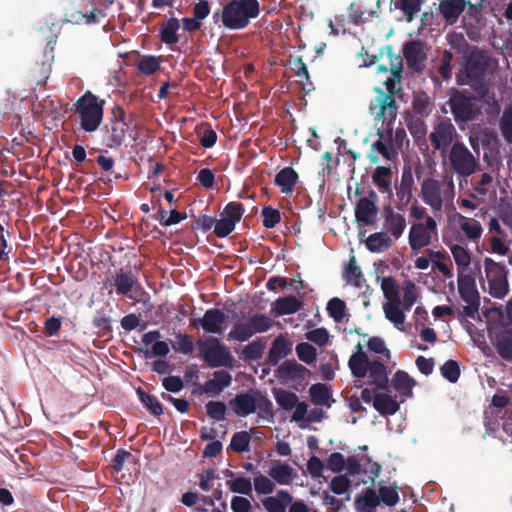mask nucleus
Wrapping results in <instances>:
<instances>
[{
    "label": "nucleus",
    "instance_id": "obj_31",
    "mask_svg": "<svg viewBox=\"0 0 512 512\" xmlns=\"http://www.w3.org/2000/svg\"><path fill=\"white\" fill-rule=\"evenodd\" d=\"M366 248L372 253H382L393 245V240L387 232H375L365 240Z\"/></svg>",
    "mask_w": 512,
    "mask_h": 512
},
{
    "label": "nucleus",
    "instance_id": "obj_9",
    "mask_svg": "<svg viewBox=\"0 0 512 512\" xmlns=\"http://www.w3.org/2000/svg\"><path fill=\"white\" fill-rule=\"evenodd\" d=\"M437 222L431 216H427L425 223H413L408 236L409 245L412 251H419L428 246L432 238L437 236Z\"/></svg>",
    "mask_w": 512,
    "mask_h": 512
},
{
    "label": "nucleus",
    "instance_id": "obj_61",
    "mask_svg": "<svg viewBox=\"0 0 512 512\" xmlns=\"http://www.w3.org/2000/svg\"><path fill=\"white\" fill-rule=\"evenodd\" d=\"M227 407L221 401H209L206 404L207 415L214 420L221 421L225 419Z\"/></svg>",
    "mask_w": 512,
    "mask_h": 512
},
{
    "label": "nucleus",
    "instance_id": "obj_28",
    "mask_svg": "<svg viewBox=\"0 0 512 512\" xmlns=\"http://www.w3.org/2000/svg\"><path fill=\"white\" fill-rule=\"evenodd\" d=\"M468 3L469 2L466 0H441L439 12L446 22L454 24L465 10Z\"/></svg>",
    "mask_w": 512,
    "mask_h": 512
},
{
    "label": "nucleus",
    "instance_id": "obj_29",
    "mask_svg": "<svg viewBox=\"0 0 512 512\" xmlns=\"http://www.w3.org/2000/svg\"><path fill=\"white\" fill-rule=\"evenodd\" d=\"M298 178V173L292 167H284L276 174L274 183L282 193L291 194Z\"/></svg>",
    "mask_w": 512,
    "mask_h": 512
},
{
    "label": "nucleus",
    "instance_id": "obj_32",
    "mask_svg": "<svg viewBox=\"0 0 512 512\" xmlns=\"http://www.w3.org/2000/svg\"><path fill=\"white\" fill-rule=\"evenodd\" d=\"M179 28V20L175 17H171L164 21L159 29V36L161 41L169 46L177 44L179 42V36L177 34Z\"/></svg>",
    "mask_w": 512,
    "mask_h": 512
},
{
    "label": "nucleus",
    "instance_id": "obj_51",
    "mask_svg": "<svg viewBox=\"0 0 512 512\" xmlns=\"http://www.w3.org/2000/svg\"><path fill=\"white\" fill-rule=\"evenodd\" d=\"M460 229L470 240H477L481 237L483 229L479 221L475 219H464L460 223Z\"/></svg>",
    "mask_w": 512,
    "mask_h": 512
},
{
    "label": "nucleus",
    "instance_id": "obj_43",
    "mask_svg": "<svg viewBox=\"0 0 512 512\" xmlns=\"http://www.w3.org/2000/svg\"><path fill=\"white\" fill-rule=\"evenodd\" d=\"M385 122H387V129L385 133L387 141L390 142L391 146L398 152V150L402 149L404 141L407 138L406 131L404 128L400 127L393 133V128L391 127L393 121H389V118H387Z\"/></svg>",
    "mask_w": 512,
    "mask_h": 512
},
{
    "label": "nucleus",
    "instance_id": "obj_3",
    "mask_svg": "<svg viewBox=\"0 0 512 512\" xmlns=\"http://www.w3.org/2000/svg\"><path fill=\"white\" fill-rule=\"evenodd\" d=\"M420 197L434 213H441L444 204H450L455 198L453 178L446 176L442 181L428 177L421 183Z\"/></svg>",
    "mask_w": 512,
    "mask_h": 512
},
{
    "label": "nucleus",
    "instance_id": "obj_19",
    "mask_svg": "<svg viewBox=\"0 0 512 512\" xmlns=\"http://www.w3.org/2000/svg\"><path fill=\"white\" fill-rule=\"evenodd\" d=\"M384 217V228L385 232L392 236L395 240H398L402 235L407 226L405 217L397 212H394L393 208L388 205L383 209Z\"/></svg>",
    "mask_w": 512,
    "mask_h": 512
},
{
    "label": "nucleus",
    "instance_id": "obj_16",
    "mask_svg": "<svg viewBox=\"0 0 512 512\" xmlns=\"http://www.w3.org/2000/svg\"><path fill=\"white\" fill-rule=\"evenodd\" d=\"M377 194L371 190L369 197H362L355 207V217L359 223L366 226L373 225L376 221L378 208L376 206Z\"/></svg>",
    "mask_w": 512,
    "mask_h": 512
},
{
    "label": "nucleus",
    "instance_id": "obj_54",
    "mask_svg": "<svg viewBox=\"0 0 512 512\" xmlns=\"http://www.w3.org/2000/svg\"><path fill=\"white\" fill-rule=\"evenodd\" d=\"M176 342L172 344V348L182 354H191L194 350V342L192 336L185 333L176 334Z\"/></svg>",
    "mask_w": 512,
    "mask_h": 512
},
{
    "label": "nucleus",
    "instance_id": "obj_33",
    "mask_svg": "<svg viewBox=\"0 0 512 512\" xmlns=\"http://www.w3.org/2000/svg\"><path fill=\"white\" fill-rule=\"evenodd\" d=\"M391 384H392L393 388L401 396H405V397L412 396V394H413L412 389L415 386V381L405 371L398 370L393 375Z\"/></svg>",
    "mask_w": 512,
    "mask_h": 512
},
{
    "label": "nucleus",
    "instance_id": "obj_45",
    "mask_svg": "<svg viewBox=\"0 0 512 512\" xmlns=\"http://www.w3.org/2000/svg\"><path fill=\"white\" fill-rule=\"evenodd\" d=\"M265 350V342L258 338L243 348L242 357L245 361H256L260 359Z\"/></svg>",
    "mask_w": 512,
    "mask_h": 512
},
{
    "label": "nucleus",
    "instance_id": "obj_46",
    "mask_svg": "<svg viewBox=\"0 0 512 512\" xmlns=\"http://www.w3.org/2000/svg\"><path fill=\"white\" fill-rule=\"evenodd\" d=\"M251 436L246 431H240L233 434L230 441V448L237 453L250 451Z\"/></svg>",
    "mask_w": 512,
    "mask_h": 512
},
{
    "label": "nucleus",
    "instance_id": "obj_20",
    "mask_svg": "<svg viewBox=\"0 0 512 512\" xmlns=\"http://www.w3.org/2000/svg\"><path fill=\"white\" fill-rule=\"evenodd\" d=\"M377 135L379 139L372 144L371 151L368 154L370 162L373 164L378 163L379 154L388 161L396 159L398 152L391 146L390 142L387 141L385 132L379 129Z\"/></svg>",
    "mask_w": 512,
    "mask_h": 512
},
{
    "label": "nucleus",
    "instance_id": "obj_25",
    "mask_svg": "<svg viewBox=\"0 0 512 512\" xmlns=\"http://www.w3.org/2000/svg\"><path fill=\"white\" fill-rule=\"evenodd\" d=\"M369 360L367 354L363 351V347L360 343L356 346V351L350 356L348 366L351 374L355 378L362 379L367 375L369 370Z\"/></svg>",
    "mask_w": 512,
    "mask_h": 512
},
{
    "label": "nucleus",
    "instance_id": "obj_62",
    "mask_svg": "<svg viewBox=\"0 0 512 512\" xmlns=\"http://www.w3.org/2000/svg\"><path fill=\"white\" fill-rule=\"evenodd\" d=\"M396 7L401 9L407 16L408 20L411 21L413 16L420 11L421 1L420 0H397Z\"/></svg>",
    "mask_w": 512,
    "mask_h": 512
},
{
    "label": "nucleus",
    "instance_id": "obj_27",
    "mask_svg": "<svg viewBox=\"0 0 512 512\" xmlns=\"http://www.w3.org/2000/svg\"><path fill=\"white\" fill-rule=\"evenodd\" d=\"M369 384L378 390H387L389 379L386 366L379 360H372L367 371Z\"/></svg>",
    "mask_w": 512,
    "mask_h": 512
},
{
    "label": "nucleus",
    "instance_id": "obj_2",
    "mask_svg": "<svg viewBox=\"0 0 512 512\" xmlns=\"http://www.w3.org/2000/svg\"><path fill=\"white\" fill-rule=\"evenodd\" d=\"M221 10L213 13L214 23L219 21L228 30L245 29L260 15V3L258 0H226Z\"/></svg>",
    "mask_w": 512,
    "mask_h": 512
},
{
    "label": "nucleus",
    "instance_id": "obj_7",
    "mask_svg": "<svg viewBox=\"0 0 512 512\" xmlns=\"http://www.w3.org/2000/svg\"><path fill=\"white\" fill-rule=\"evenodd\" d=\"M197 345L200 355L211 368L231 366L233 356L227 346L216 337L210 336L205 341L199 340Z\"/></svg>",
    "mask_w": 512,
    "mask_h": 512
},
{
    "label": "nucleus",
    "instance_id": "obj_15",
    "mask_svg": "<svg viewBox=\"0 0 512 512\" xmlns=\"http://www.w3.org/2000/svg\"><path fill=\"white\" fill-rule=\"evenodd\" d=\"M414 177L410 165L404 166L401 174L400 184L396 186V196L398 199L397 208L405 211L406 207L413 200Z\"/></svg>",
    "mask_w": 512,
    "mask_h": 512
},
{
    "label": "nucleus",
    "instance_id": "obj_23",
    "mask_svg": "<svg viewBox=\"0 0 512 512\" xmlns=\"http://www.w3.org/2000/svg\"><path fill=\"white\" fill-rule=\"evenodd\" d=\"M257 396L249 392L237 394L231 401L233 412L239 417H246L257 410Z\"/></svg>",
    "mask_w": 512,
    "mask_h": 512
},
{
    "label": "nucleus",
    "instance_id": "obj_52",
    "mask_svg": "<svg viewBox=\"0 0 512 512\" xmlns=\"http://www.w3.org/2000/svg\"><path fill=\"white\" fill-rule=\"evenodd\" d=\"M327 312L328 315L333 318L336 322H340L343 320L346 314V304L345 302L337 297L330 299L327 303Z\"/></svg>",
    "mask_w": 512,
    "mask_h": 512
},
{
    "label": "nucleus",
    "instance_id": "obj_53",
    "mask_svg": "<svg viewBox=\"0 0 512 512\" xmlns=\"http://www.w3.org/2000/svg\"><path fill=\"white\" fill-rule=\"evenodd\" d=\"M226 485L229 487L230 491L234 493H239L242 495L251 496L252 495V483L249 478L238 477L234 480H228Z\"/></svg>",
    "mask_w": 512,
    "mask_h": 512
},
{
    "label": "nucleus",
    "instance_id": "obj_63",
    "mask_svg": "<svg viewBox=\"0 0 512 512\" xmlns=\"http://www.w3.org/2000/svg\"><path fill=\"white\" fill-rule=\"evenodd\" d=\"M458 290L466 303H479V295L473 284H464L463 281L459 280Z\"/></svg>",
    "mask_w": 512,
    "mask_h": 512
},
{
    "label": "nucleus",
    "instance_id": "obj_50",
    "mask_svg": "<svg viewBox=\"0 0 512 512\" xmlns=\"http://www.w3.org/2000/svg\"><path fill=\"white\" fill-rule=\"evenodd\" d=\"M450 250L457 267L462 271L466 270L471 262L469 251L458 244L451 246Z\"/></svg>",
    "mask_w": 512,
    "mask_h": 512
},
{
    "label": "nucleus",
    "instance_id": "obj_14",
    "mask_svg": "<svg viewBox=\"0 0 512 512\" xmlns=\"http://www.w3.org/2000/svg\"><path fill=\"white\" fill-rule=\"evenodd\" d=\"M489 337L499 356L512 362V329L506 327L489 329Z\"/></svg>",
    "mask_w": 512,
    "mask_h": 512
},
{
    "label": "nucleus",
    "instance_id": "obj_40",
    "mask_svg": "<svg viewBox=\"0 0 512 512\" xmlns=\"http://www.w3.org/2000/svg\"><path fill=\"white\" fill-rule=\"evenodd\" d=\"M381 289L385 299L387 300L386 303L401 302L399 286L393 277L389 276L382 278Z\"/></svg>",
    "mask_w": 512,
    "mask_h": 512
},
{
    "label": "nucleus",
    "instance_id": "obj_11",
    "mask_svg": "<svg viewBox=\"0 0 512 512\" xmlns=\"http://www.w3.org/2000/svg\"><path fill=\"white\" fill-rule=\"evenodd\" d=\"M310 376V371L296 360H286L275 370V377L284 384H291L297 389L304 385Z\"/></svg>",
    "mask_w": 512,
    "mask_h": 512
},
{
    "label": "nucleus",
    "instance_id": "obj_55",
    "mask_svg": "<svg viewBox=\"0 0 512 512\" xmlns=\"http://www.w3.org/2000/svg\"><path fill=\"white\" fill-rule=\"evenodd\" d=\"M245 212L244 206L240 202H229L222 212V216H224L229 221H232V224L236 226L243 214Z\"/></svg>",
    "mask_w": 512,
    "mask_h": 512
},
{
    "label": "nucleus",
    "instance_id": "obj_47",
    "mask_svg": "<svg viewBox=\"0 0 512 512\" xmlns=\"http://www.w3.org/2000/svg\"><path fill=\"white\" fill-rule=\"evenodd\" d=\"M248 322L254 334L264 333L273 326V320L265 314L256 313L249 317Z\"/></svg>",
    "mask_w": 512,
    "mask_h": 512
},
{
    "label": "nucleus",
    "instance_id": "obj_1",
    "mask_svg": "<svg viewBox=\"0 0 512 512\" xmlns=\"http://www.w3.org/2000/svg\"><path fill=\"white\" fill-rule=\"evenodd\" d=\"M390 72L391 77L384 81L387 92L381 88H375L376 97L371 101L369 106L370 114L374 120L385 123L386 119L394 121L398 113V105L395 101V96L402 91L401 87V73L403 70L402 58L395 56L390 59Z\"/></svg>",
    "mask_w": 512,
    "mask_h": 512
},
{
    "label": "nucleus",
    "instance_id": "obj_41",
    "mask_svg": "<svg viewBox=\"0 0 512 512\" xmlns=\"http://www.w3.org/2000/svg\"><path fill=\"white\" fill-rule=\"evenodd\" d=\"M391 175L392 171L390 167L378 166L372 175L373 183L382 192L390 191Z\"/></svg>",
    "mask_w": 512,
    "mask_h": 512
},
{
    "label": "nucleus",
    "instance_id": "obj_13",
    "mask_svg": "<svg viewBox=\"0 0 512 512\" xmlns=\"http://www.w3.org/2000/svg\"><path fill=\"white\" fill-rule=\"evenodd\" d=\"M112 115L107 144L110 148L122 145L128 129V124L125 122L126 114L121 106H115L112 110Z\"/></svg>",
    "mask_w": 512,
    "mask_h": 512
},
{
    "label": "nucleus",
    "instance_id": "obj_60",
    "mask_svg": "<svg viewBox=\"0 0 512 512\" xmlns=\"http://www.w3.org/2000/svg\"><path fill=\"white\" fill-rule=\"evenodd\" d=\"M263 218V226L267 229L274 228L281 221L280 211L271 207L265 206L261 212Z\"/></svg>",
    "mask_w": 512,
    "mask_h": 512
},
{
    "label": "nucleus",
    "instance_id": "obj_30",
    "mask_svg": "<svg viewBox=\"0 0 512 512\" xmlns=\"http://www.w3.org/2000/svg\"><path fill=\"white\" fill-rule=\"evenodd\" d=\"M269 476L280 485H289L295 475L294 469L279 460L273 461L268 472Z\"/></svg>",
    "mask_w": 512,
    "mask_h": 512
},
{
    "label": "nucleus",
    "instance_id": "obj_48",
    "mask_svg": "<svg viewBox=\"0 0 512 512\" xmlns=\"http://www.w3.org/2000/svg\"><path fill=\"white\" fill-rule=\"evenodd\" d=\"M289 63L295 75L299 78L298 82L303 86V89L309 91L310 89L306 88L307 82H309V73L302 58L300 56H296L291 58Z\"/></svg>",
    "mask_w": 512,
    "mask_h": 512
},
{
    "label": "nucleus",
    "instance_id": "obj_26",
    "mask_svg": "<svg viewBox=\"0 0 512 512\" xmlns=\"http://www.w3.org/2000/svg\"><path fill=\"white\" fill-rule=\"evenodd\" d=\"M292 352L291 342L283 335L277 336L268 351L267 361L275 366Z\"/></svg>",
    "mask_w": 512,
    "mask_h": 512
},
{
    "label": "nucleus",
    "instance_id": "obj_39",
    "mask_svg": "<svg viewBox=\"0 0 512 512\" xmlns=\"http://www.w3.org/2000/svg\"><path fill=\"white\" fill-rule=\"evenodd\" d=\"M401 304L402 301L396 303H385L383 305L385 317L397 328H400V326H402L405 322V314L401 309Z\"/></svg>",
    "mask_w": 512,
    "mask_h": 512
},
{
    "label": "nucleus",
    "instance_id": "obj_56",
    "mask_svg": "<svg viewBox=\"0 0 512 512\" xmlns=\"http://www.w3.org/2000/svg\"><path fill=\"white\" fill-rule=\"evenodd\" d=\"M138 394L141 402L154 416L163 414V406L154 395L148 394L141 389L138 390Z\"/></svg>",
    "mask_w": 512,
    "mask_h": 512
},
{
    "label": "nucleus",
    "instance_id": "obj_17",
    "mask_svg": "<svg viewBox=\"0 0 512 512\" xmlns=\"http://www.w3.org/2000/svg\"><path fill=\"white\" fill-rule=\"evenodd\" d=\"M403 55L411 70L421 72L424 69L427 57L424 51V44L421 41L411 40L405 43Z\"/></svg>",
    "mask_w": 512,
    "mask_h": 512
},
{
    "label": "nucleus",
    "instance_id": "obj_24",
    "mask_svg": "<svg viewBox=\"0 0 512 512\" xmlns=\"http://www.w3.org/2000/svg\"><path fill=\"white\" fill-rule=\"evenodd\" d=\"M113 285L118 295L131 298L130 293L140 284L131 270L123 271V269H120L113 278Z\"/></svg>",
    "mask_w": 512,
    "mask_h": 512
},
{
    "label": "nucleus",
    "instance_id": "obj_34",
    "mask_svg": "<svg viewBox=\"0 0 512 512\" xmlns=\"http://www.w3.org/2000/svg\"><path fill=\"white\" fill-rule=\"evenodd\" d=\"M381 503L376 491L373 488H367L363 495L355 500V506L358 512H374Z\"/></svg>",
    "mask_w": 512,
    "mask_h": 512
},
{
    "label": "nucleus",
    "instance_id": "obj_64",
    "mask_svg": "<svg viewBox=\"0 0 512 512\" xmlns=\"http://www.w3.org/2000/svg\"><path fill=\"white\" fill-rule=\"evenodd\" d=\"M500 129L504 138L512 143V106L505 109L500 121Z\"/></svg>",
    "mask_w": 512,
    "mask_h": 512
},
{
    "label": "nucleus",
    "instance_id": "obj_44",
    "mask_svg": "<svg viewBox=\"0 0 512 512\" xmlns=\"http://www.w3.org/2000/svg\"><path fill=\"white\" fill-rule=\"evenodd\" d=\"M403 300L402 307L406 311H410L412 306L416 303L418 298L417 286L411 280H406L403 282Z\"/></svg>",
    "mask_w": 512,
    "mask_h": 512
},
{
    "label": "nucleus",
    "instance_id": "obj_59",
    "mask_svg": "<svg viewBox=\"0 0 512 512\" xmlns=\"http://www.w3.org/2000/svg\"><path fill=\"white\" fill-rule=\"evenodd\" d=\"M298 358L306 364H312L316 360L317 351L311 344L302 342L296 345Z\"/></svg>",
    "mask_w": 512,
    "mask_h": 512
},
{
    "label": "nucleus",
    "instance_id": "obj_5",
    "mask_svg": "<svg viewBox=\"0 0 512 512\" xmlns=\"http://www.w3.org/2000/svg\"><path fill=\"white\" fill-rule=\"evenodd\" d=\"M490 57L483 51L476 49L472 51L465 64L466 81L462 84L470 85L479 99L486 98L489 88L485 82V71L490 65Z\"/></svg>",
    "mask_w": 512,
    "mask_h": 512
},
{
    "label": "nucleus",
    "instance_id": "obj_4",
    "mask_svg": "<svg viewBox=\"0 0 512 512\" xmlns=\"http://www.w3.org/2000/svg\"><path fill=\"white\" fill-rule=\"evenodd\" d=\"M480 100L467 91L452 90L447 105L457 126L463 130L469 122L476 121L481 115V108L476 101Z\"/></svg>",
    "mask_w": 512,
    "mask_h": 512
},
{
    "label": "nucleus",
    "instance_id": "obj_6",
    "mask_svg": "<svg viewBox=\"0 0 512 512\" xmlns=\"http://www.w3.org/2000/svg\"><path fill=\"white\" fill-rule=\"evenodd\" d=\"M105 100H99L91 91H86L74 103V112L78 115L80 126L85 132L96 131L103 120Z\"/></svg>",
    "mask_w": 512,
    "mask_h": 512
},
{
    "label": "nucleus",
    "instance_id": "obj_21",
    "mask_svg": "<svg viewBox=\"0 0 512 512\" xmlns=\"http://www.w3.org/2000/svg\"><path fill=\"white\" fill-rule=\"evenodd\" d=\"M227 316L223 310L210 308L203 315L202 329L210 334H222L225 330Z\"/></svg>",
    "mask_w": 512,
    "mask_h": 512
},
{
    "label": "nucleus",
    "instance_id": "obj_38",
    "mask_svg": "<svg viewBox=\"0 0 512 512\" xmlns=\"http://www.w3.org/2000/svg\"><path fill=\"white\" fill-rule=\"evenodd\" d=\"M254 335L248 320L246 322H236L230 332L227 334V340L246 342Z\"/></svg>",
    "mask_w": 512,
    "mask_h": 512
},
{
    "label": "nucleus",
    "instance_id": "obj_8",
    "mask_svg": "<svg viewBox=\"0 0 512 512\" xmlns=\"http://www.w3.org/2000/svg\"><path fill=\"white\" fill-rule=\"evenodd\" d=\"M448 159L453 171L462 177H468L479 169L475 156L462 142L456 141L450 148Z\"/></svg>",
    "mask_w": 512,
    "mask_h": 512
},
{
    "label": "nucleus",
    "instance_id": "obj_10",
    "mask_svg": "<svg viewBox=\"0 0 512 512\" xmlns=\"http://www.w3.org/2000/svg\"><path fill=\"white\" fill-rule=\"evenodd\" d=\"M457 131L449 118H440L434 125L429 139L435 150L444 154L455 143Z\"/></svg>",
    "mask_w": 512,
    "mask_h": 512
},
{
    "label": "nucleus",
    "instance_id": "obj_37",
    "mask_svg": "<svg viewBox=\"0 0 512 512\" xmlns=\"http://www.w3.org/2000/svg\"><path fill=\"white\" fill-rule=\"evenodd\" d=\"M311 401L315 405H325L328 408L331 406L329 402L331 394L326 384L317 383L313 384L309 389Z\"/></svg>",
    "mask_w": 512,
    "mask_h": 512
},
{
    "label": "nucleus",
    "instance_id": "obj_36",
    "mask_svg": "<svg viewBox=\"0 0 512 512\" xmlns=\"http://www.w3.org/2000/svg\"><path fill=\"white\" fill-rule=\"evenodd\" d=\"M302 307V302L295 296L289 295L278 298L275 302V312L277 315L294 314Z\"/></svg>",
    "mask_w": 512,
    "mask_h": 512
},
{
    "label": "nucleus",
    "instance_id": "obj_57",
    "mask_svg": "<svg viewBox=\"0 0 512 512\" xmlns=\"http://www.w3.org/2000/svg\"><path fill=\"white\" fill-rule=\"evenodd\" d=\"M397 486H381L378 490V497L387 506H395L399 501Z\"/></svg>",
    "mask_w": 512,
    "mask_h": 512
},
{
    "label": "nucleus",
    "instance_id": "obj_12",
    "mask_svg": "<svg viewBox=\"0 0 512 512\" xmlns=\"http://www.w3.org/2000/svg\"><path fill=\"white\" fill-rule=\"evenodd\" d=\"M484 266L490 294L495 298L504 297L508 291L505 267L491 258H485Z\"/></svg>",
    "mask_w": 512,
    "mask_h": 512
},
{
    "label": "nucleus",
    "instance_id": "obj_18",
    "mask_svg": "<svg viewBox=\"0 0 512 512\" xmlns=\"http://www.w3.org/2000/svg\"><path fill=\"white\" fill-rule=\"evenodd\" d=\"M54 55L43 51L41 59L38 57L35 63L28 70V79L31 84L43 85L51 73V63Z\"/></svg>",
    "mask_w": 512,
    "mask_h": 512
},
{
    "label": "nucleus",
    "instance_id": "obj_58",
    "mask_svg": "<svg viewBox=\"0 0 512 512\" xmlns=\"http://www.w3.org/2000/svg\"><path fill=\"white\" fill-rule=\"evenodd\" d=\"M440 371L441 375L451 383H456L460 377V366L456 360L446 361Z\"/></svg>",
    "mask_w": 512,
    "mask_h": 512
},
{
    "label": "nucleus",
    "instance_id": "obj_22",
    "mask_svg": "<svg viewBox=\"0 0 512 512\" xmlns=\"http://www.w3.org/2000/svg\"><path fill=\"white\" fill-rule=\"evenodd\" d=\"M232 382V376L225 370L213 372L212 379H209L200 386V392L208 395H219L225 388L229 387Z\"/></svg>",
    "mask_w": 512,
    "mask_h": 512
},
{
    "label": "nucleus",
    "instance_id": "obj_49",
    "mask_svg": "<svg viewBox=\"0 0 512 512\" xmlns=\"http://www.w3.org/2000/svg\"><path fill=\"white\" fill-rule=\"evenodd\" d=\"M160 64L161 60L159 57L148 55L139 60L137 63V69L141 74L149 76L159 70Z\"/></svg>",
    "mask_w": 512,
    "mask_h": 512
},
{
    "label": "nucleus",
    "instance_id": "obj_35",
    "mask_svg": "<svg viewBox=\"0 0 512 512\" xmlns=\"http://www.w3.org/2000/svg\"><path fill=\"white\" fill-rule=\"evenodd\" d=\"M373 406L381 415H393L400 407L399 403L388 394L375 395Z\"/></svg>",
    "mask_w": 512,
    "mask_h": 512
},
{
    "label": "nucleus",
    "instance_id": "obj_42",
    "mask_svg": "<svg viewBox=\"0 0 512 512\" xmlns=\"http://www.w3.org/2000/svg\"><path fill=\"white\" fill-rule=\"evenodd\" d=\"M273 394L277 404L286 411L294 409L299 400L295 393L284 389H275Z\"/></svg>",
    "mask_w": 512,
    "mask_h": 512
}]
</instances>
